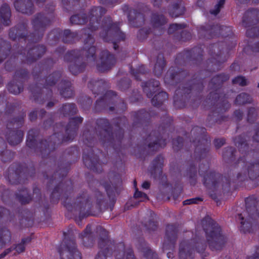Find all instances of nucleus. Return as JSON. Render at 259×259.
I'll return each mask as SVG.
<instances>
[{
    "mask_svg": "<svg viewBox=\"0 0 259 259\" xmlns=\"http://www.w3.org/2000/svg\"><path fill=\"white\" fill-rule=\"evenodd\" d=\"M206 234L210 247L212 249H220L225 243V239L220 234V228H215L210 233L207 231Z\"/></svg>",
    "mask_w": 259,
    "mask_h": 259,
    "instance_id": "1",
    "label": "nucleus"
},
{
    "mask_svg": "<svg viewBox=\"0 0 259 259\" xmlns=\"http://www.w3.org/2000/svg\"><path fill=\"white\" fill-rule=\"evenodd\" d=\"M61 259H81L79 252L76 249L74 242H69L63 246L60 252Z\"/></svg>",
    "mask_w": 259,
    "mask_h": 259,
    "instance_id": "2",
    "label": "nucleus"
},
{
    "mask_svg": "<svg viewBox=\"0 0 259 259\" xmlns=\"http://www.w3.org/2000/svg\"><path fill=\"white\" fill-rule=\"evenodd\" d=\"M101 60V64L98 65V68L99 71L103 72L109 69L115 62L114 56L108 51L103 53Z\"/></svg>",
    "mask_w": 259,
    "mask_h": 259,
    "instance_id": "3",
    "label": "nucleus"
},
{
    "mask_svg": "<svg viewBox=\"0 0 259 259\" xmlns=\"http://www.w3.org/2000/svg\"><path fill=\"white\" fill-rule=\"evenodd\" d=\"M111 242L107 240H100L99 243L100 251L95 259H106V257L110 254L109 246Z\"/></svg>",
    "mask_w": 259,
    "mask_h": 259,
    "instance_id": "4",
    "label": "nucleus"
},
{
    "mask_svg": "<svg viewBox=\"0 0 259 259\" xmlns=\"http://www.w3.org/2000/svg\"><path fill=\"white\" fill-rule=\"evenodd\" d=\"M14 5L17 11L23 13H27L32 7L30 0H17L15 2Z\"/></svg>",
    "mask_w": 259,
    "mask_h": 259,
    "instance_id": "5",
    "label": "nucleus"
},
{
    "mask_svg": "<svg viewBox=\"0 0 259 259\" xmlns=\"http://www.w3.org/2000/svg\"><path fill=\"white\" fill-rule=\"evenodd\" d=\"M12 238L11 233L6 228L0 229V249L5 244L10 242Z\"/></svg>",
    "mask_w": 259,
    "mask_h": 259,
    "instance_id": "6",
    "label": "nucleus"
},
{
    "mask_svg": "<svg viewBox=\"0 0 259 259\" xmlns=\"http://www.w3.org/2000/svg\"><path fill=\"white\" fill-rule=\"evenodd\" d=\"M0 13L3 23L6 25H9L11 16V12L9 6L6 5H3L1 7Z\"/></svg>",
    "mask_w": 259,
    "mask_h": 259,
    "instance_id": "7",
    "label": "nucleus"
},
{
    "mask_svg": "<svg viewBox=\"0 0 259 259\" xmlns=\"http://www.w3.org/2000/svg\"><path fill=\"white\" fill-rule=\"evenodd\" d=\"M168 98V95L165 92H160L155 95L152 99V103L154 106H158Z\"/></svg>",
    "mask_w": 259,
    "mask_h": 259,
    "instance_id": "8",
    "label": "nucleus"
},
{
    "mask_svg": "<svg viewBox=\"0 0 259 259\" xmlns=\"http://www.w3.org/2000/svg\"><path fill=\"white\" fill-rule=\"evenodd\" d=\"M165 65V62L162 56L159 57L155 65L154 72L156 75H159L162 72Z\"/></svg>",
    "mask_w": 259,
    "mask_h": 259,
    "instance_id": "9",
    "label": "nucleus"
},
{
    "mask_svg": "<svg viewBox=\"0 0 259 259\" xmlns=\"http://www.w3.org/2000/svg\"><path fill=\"white\" fill-rule=\"evenodd\" d=\"M251 99L247 94L242 93L239 95L236 99V103L237 104H243L248 102H250Z\"/></svg>",
    "mask_w": 259,
    "mask_h": 259,
    "instance_id": "10",
    "label": "nucleus"
},
{
    "mask_svg": "<svg viewBox=\"0 0 259 259\" xmlns=\"http://www.w3.org/2000/svg\"><path fill=\"white\" fill-rule=\"evenodd\" d=\"M159 84V82L155 80L152 83L151 82L148 83L147 86L144 87V91L147 94L148 97L151 98L152 96L151 93H150V90H154V88L158 87Z\"/></svg>",
    "mask_w": 259,
    "mask_h": 259,
    "instance_id": "11",
    "label": "nucleus"
},
{
    "mask_svg": "<svg viewBox=\"0 0 259 259\" xmlns=\"http://www.w3.org/2000/svg\"><path fill=\"white\" fill-rule=\"evenodd\" d=\"M152 23L154 27H158L166 23V20L163 16H154L152 18Z\"/></svg>",
    "mask_w": 259,
    "mask_h": 259,
    "instance_id": "12",
    "label": "nucleus"
},
{
    "mask_svg": "<svg viewBox=\"0 0 259 259\" xmlns=\"http://www.w3.org/2000/svg\"><path fill=\"white\" fill-rule=\"evenodd\" d=\"M17 197L22 203H28L31 199L26 190L22 191L21 194L17 195Z\"/></svg>",
    "mask_w": 259,
    "mask_h": 259,
    "instance_id": "13",
    "label": "nucleus"
},
{
    "mask_svg": "<svg viewBox=\"0 0 259 259\" xmlns=\"http://www.w3.org/2000/svg\"><path fill=\"white\" fill-rule=\"evenodd\" d=\"M30 241V239L29 238L23 239L21 242L16 246L15 249L16 251L18 253L23 252L25 250V244L29 242Z\"/></svg>",
    "mask_w": 259,
    "mask_h": 259,
    "instance_id": "14",
    "label": "nucleus"
},
{
    "mask_svg": "<svg viewBox=\"0 0 259 259\" xmlns=\"http://www.w3.org/2000/svg\"><path fill=\"white\" fill-rule=\"evenodd\" d=\"M8 90L11 93L14 94H19L22 90L21 88L14 84H9L8 85Z\"/></svg>",
    "mask_w": 259,
    "mask_h": 259,
    "instance_id": "15",
    "label": "nucleus"
},
{
    "mask_svg": "<svg viewBox=\"0 0 259 259\" xmlns=\"http://www.w3.org/2000/svg\"><path fill=\"white\" fill-rule=\"evenodd\" d=\"M234 84H238L239 85L243 86L247 84V81L246 79L242 76H238L233 80Z\"/></svg>",
    "mask_w": 259,
    "mask_h": 259,
    "instance_id": "16",
    "label": "nucleus"
},
{
    "mask_svg": "<svg viewBox=\"0 0 259 259\" xmlns=\"http://www.w3.org/2000/svg\"><path fill=\"white\" fill-rule=\"evenodd\" d=\"M224 0H219L218 3L215 6L214 9L211 10L210 13L214 15L218 14L220 11V9L224 4Z\"/></svg>",
    "mask_w": 259,
    "mask_h": 259,
    "instance_id": "17",
    "label": "nucleus"
},
{
    "mask_svg": "<svg viewBox=\"0 0 259 259\" xmlns=\"http://www.w3.org/2000/svg\"><path fill=\"white\" fill-rule=\"evenodd\" d=\"M134 196L137 198L141 199V201H144L148 199V196L146 194L137 190L136 191Z\"/></svg>",
    "mask_w": 259,
    "mask_h": 259,
    "instance_id": "18",
    "label": "nucleus"
},
{
    "mask_svg": "<svg viewBox=\"0 0 259 259\" xmlns=\"http://www.w3.org/2000/svg\"><path fill=\"white\" fill-rule=\"evenodd\" d=\"M182 28V25H179L177 24H173L170 25L168 32L169 33H174L175 31Z\"/></svg>",
    "mask_w": 259,
    "mask_h": 259,
    "instance_id": "19",
    "label": "nucleus"
},
{
    "mask_svg": "<svg viewBox=\"0 0 259 259\" xmlns=\"http://www.w3.org/2000/svg\"><path fill=\"white\" fill-rule=\"evenodd\" d=\"M239 219L241 221V224L242 225V227H243V230H244V231L245 230L249 231L248 228L250 226L249 223L248 222L246 223V222L243 221L244 219L242 217L241 214L239 215Z\"/></svg>",
    "mask_w": 259,
    "mask_h": 259,
    "instance_id": "20",
    "label": "nucleus"
},
{
    "mask_svg": "<svg viewBox=\"0 0 259 259\" xmlns=\"http://www.w3.org/2000/svg\"><path fill=\"white\" fill-rule=\"evenodd\" d=\"M61 94L65 98H68L72 94L71 90L69 88L65 89L64 91H61Z\"/></svg>",
    "mask_w": 259,
    "mask_h": 259,
    "instance_id": "21",
    "label": "nucleus"
},
{
    "mask_svg": "<svg viewBox=\"0 0 259 259\" xmlns=\"http://www.w3.org/2000/svg\"><path fill=\"white\" fill-rule=\"evenodd\" d=\"M99 13L101 14L105 13V10H103L102 8H96L93 10L92 15L93 16H97Z\"/></svg>",
    "mask_w": 259,
    "mask_h": 259,
    "instance_id": "22",
    "label": "nucleus"
},
{
    "mask_svg": "<svg viewBox=\"0 0 259 259\" xmlns=\"http://www.w3.org/2000/svg\"><path fill=\"white\" fill-rule=\"evenodd\" d=\"M70 21L72 23L74 24H81L84 22H81L79 20V16L78 15H74L71 17Z\"/></svg>",
    "mask_w": 259,
    "mask_h": 259,
    "instance_id": "23",
    "label": "nucleus"
},
{
    "mask_svg": "<svg viewBox=\"0 0 259 259\" xmlns=\"http://www.w3.org/2000/svg\"><path fill=\"white\" fill-rule=\"evenodd\" d=\"M199 200H200V199L199 198L190 199L183 201V204L184 205H187L193 203H196Z\"/></svg>",
    "mask_w": 259,
    "mask_h": 259,
    "instance_id": "24",
    "label": "nucleus"
},
{
    "mask_svg": "<svg viewBox=\"0 0 259 259\" xmlns=\"http://www.w3.org/2000/svg\"><path fill=\"white\" fill-rule=\"evenodd\" d=\"M255 117H256V114L254 112V110L251 109V110H249V111L248 112V120L250 121H252V118H255Z\"/></svg>",
    "mask_w": 259,
    "mask_h": 259,
    "instance_id": "25",
    "label": "nucleus"
},
{
    "mask_svg": "<svg viewBox=\"0 0 259 259\" xmlns=\"http://www.w3.org/2000/svg\"><path fill=\"white\" fill-rule=\"evenodd\" d=\"M252 138L254 141L259 142V127L254 130Z\"/></svg>",
    "mask_w": 259,
    "mask_h": 259,
    "instance_id": "26",
    "label": "nucleus"
},
{
    "mask_svg": "<svg viewBox=\"0 0 259 259\" xmlns=\"http://www.w3.org/2000/svg\"><path fill=\"white\" fill-rule=\"evenodd\" d=\"M126 259H134L132 250H129L126 253Z\"/></svg>",
    "mask_w": 259,
    "mask_h": 259,
    "instance_id": "27",
    "label": "nucleus"
},
{
    "mask_svg": "<svg viewBox=\"0 0 259 259\" xmlns=\"http://www.w3.org/2000/svg\"><path fill=\"white\" fill-rule=\"evenodd\" d=\"M187 250H188V247H187L184 249H182V248H181V249L180 250V256L181 258H184V256L185 255V252Z\"/></svg>",
    "mask_w": 259,
    "mask_h": 259,
    "instance_id": "28",
    "label": "nucleus"
},
{
    "mask_svg": "<svg viewBox=\"0 0 259 259\" xmlns=\"http://www.w3.org/2000/svg\"><path fill=\"white\" fill-rule=\"evenodd\" d=\"M22 138V135L19 137V138L17 140V141L15 142H13L11 140H10L9 141V143L13 145H17L21 141Z\"/></svg>",
    "mask_w": 259,
    "mask_h": 259,
    "instance_id": "29",
    "label": "nucleus"
},
{
    "mask_svg": "<svg viewBox=\"0 0 259 259\" xmlns=\"http://www.w3.org/2000/svg\"><path fill=\"white\" fill-rule=\"evenodd\" d=\"M224 144V141L223 140H217L215 141V145L217 147H220L222 146Z\"/></svg>",
    "mask_w": 259,
    "mask_h": 259,
    "instance_id": "30",
    "label": "nucleus"
},
{
    "mask_svg": "<svg viewBox=\"0 0 259 259\" xmlns=\"http://www.w3.org/2000/svg\"><path fill=\"white\" fill-rule=\"evenodd\" d=\"M11 249L10 248L6 249L3 253L0 254V259L4 257L7 254L10 252Z\"/></svg>",
    "mask_w": 259,
    "mask_h": 259,
    "instance_id": "31",
    "label": "nucleus"
},
{
    "mask_svg": "<svg viewBox=\"0 0 259 259\" xmlns=\"http://www.w3.org/2000/svg\"><path fill=\"white\" fill-rule=\"evenodd\" d=\"M89 52L91 56H93L95 53V48L94 47H91L89 49Z\"/></svg>",
    "mask_w": 259,
    "mask_h": 259,
    "instance_id": "32",
    "label": "nucleus"
},
{
    "mask_svg": "<svg viewBox=\"0 0 259 259\" xmlns=\"http://www.w3.org/2000/svg\"><path fill=\"white\" fill-rule=\"evenodd\" d=\"M142 188L148 189L150 187V183L148 182H144L142 184Z\"/></svg>",
    "mask_w": 259,
    "mask_h": 259,
    "instance_id": "33",
    "label": "nucleus"
},
{
    "mask_svg": "<svg viewBox=\"0 0 259 259\" xmlns=\"http://www.w3.org/2000/svg\"><path fill=\"white\" fill-rule=\"evenodd\" d=\"M235 116L237 117V119H240L242 117V113H241L239 111H236L235 112Z\"/></svg>",
    "mask_w": 259,
    "mask_h": 259,
    "instance_id": "34",
    "label": "nucleus"
},
{
    "mask_svg": "<svg viewBox=\"0 0 259 259\" xmlns=\"http://www.w3.org/2000/svg\"><path fill=\"white\" fill-rule=\"evenodd\" d=\"M122 253H119L118 254H117L116 255V259H121V257L122 256Z\"/></svg>",
    "mask_w": 259,
    "mask_h": 259,
    "instance_id": "35",
    "label": "nucleus"
},
{
    "mask_svg": "<svg viewBox=\"0 0 259 259\" xmlns=\"http://www.w3.org/2000/svg\"><path fill=\"white\" fill-rule=\"evenodd\" d=\"M167 255L168 258H172L173 257V254L171 252L167 253Z\"/></svg>",
    "mask_w": 259,
    "mask_h": 259,
    "instance_id": "36",
    "label": "nucleus"
},
{
    "mask_svg": "<svg viewBox=\"0 0 259 259\" xmlns=\"http://www.w3.org/2000/svg\"><path fill=\"white\" fill-rule=\"evenodd\" d=\"M33 116H34V117H35V114L34 113H31L30 115V118L31 120L33 119Z\"/></svg>",
    "mask_w": 259,
    "mask_h": 259,
    "instance_id": "37",
    "label": "nucleus"
},
{
    "mask_svg": "<svg viewBox=\"0 0 259 259\" xmlns=\"http://www.w3.org/2000/svg\"><path fill=\"white\" fill-rule=\"evenodd\" d=\"M40 50H41V52H42V53H44L45 52V48H44L43 47H41L40 48Z\"/></svg>",
    "mask_w": 259,
    "mask_h": 259,
    "instance_id": "38",
    "label": "nucleus"
},
{
    "mask_svg": "<svg viewBox=\"0 0 259 259\" xmlns=\"http://www.w3.org/2000/svg\"><path fill=\"white\" fill-rule=\"evenodd\" d=\"M172 16L173 17H178V15H174V14H172Z\"/></svg>",
    "mask_w": 259,
    "mask_h": 259,
    "instance_id": "39",
    "label": "nucleus"
},
{
    "mask_svg": "<svg viewBox=\"0 0 259 259\" xmlns=\"http://www.w3.org/2000/svg\"><path fill=\"white\" fill-rule=\"evenodd\" d=\"M48 106H53V104L52 103H49L48 104Z\"/></svg>",
    "mask_w": 259,
    "mask_h": 259,
    "instance_id": "40",
    "label": "nucleus"
},
{
    "mask_svg": "<svg viewBox=\"0 0 259 259\" xmlns=\"http://www.w3.org/2000/svg\"><path fill=\"white\" fill-rule=\"evenodd\" d=\"M90 40L91 41V43H92L93 42V40L92 38H90Z\"/></svg>",
    "mask_w": 259,
    "mask_h": 259,
    "instance_id": "41",
    "label": "nucleus"
},
{
    "mask_svg": "<svg viewBox=\"0 0 259 259\" xmlns=\"http://www.w3.org/2000/svg\"><path fill=\"white\" fill-rule=\"evenodd\" d=\"M84 163H85V165H88V164H87V161H85L84 160Z\"/></svg>",
    "mask_w": 259,
    "mask_h": 259,
    "instance_id": "42",
    "label": "nucleus"
},
{
    "mask_svg": "<svg viewBox=\"0 0 259 259\" xmlns=\"http://www.w3.org/2000/svg\"><path fill=\"white\" fill-rule=\"evenodd\" d=\"M78 120L79 122H81L82 121V120L80 118H78Z\"/></svg>",
    "mask_w": 259,
    "mask_h": 259,
    "instance_id": "43",
    "label": "nucleus"
},
{
    "mask_svg": "<svg viewBox=\"0 0 259 259\" xmlns=\"http://www.w3.org/2000/svg\"><path fill=\"white\" fill-rule=\"evenodd\" d=\"M65 108H66V109H67V108L68 106H67V105H65Z\"/></svg>",
    "mask_w": 259,
    "mask_h": 259,
    "instance_id": "44",
    "label": "nucleus"
},
{
    "mask_svg": "<svg viewBox=\"0 0 259 259\" xmlns=\"http://www.w3.org/2000/svg\"><path fill=\"white\" fill-rule=\"evenodd\" d=\"M134 184H135V185L136 184V181H134Z\"/></svg>",
    "mask_w": 259,
    "mask_h": 259,
    "instance_id": "45",
    "label": "nucleus"
},
{
    "mask_svg": "<svg viewBox=\"0 0 259 259\" xmlns=\"http://www.w3.org/2000/svg\"><path fill=\"white\" fill-rule=\"evenodd\" d=\"M70 70L71 71H72V68H70Z\"/></svg>",
    "mask_w": 259,
    "mask_h": 259,
    "instance_id": "46",
    "label": "nucleus"
},
{
    "mask_svg": "<svg viewBox=\"0 0 259 259\" xmlns=\"http://www.w3.org/2000/svg\"><path fill=\"white\" fill-rule=\"evenodd\" d=\"M258 87L259 88V84H258Z\"/></svg>",
    "mask_w": 259,
    "mask_h": 259,
    "instance_id": "47",
    "label": "nucleus"
}]
</instances>
